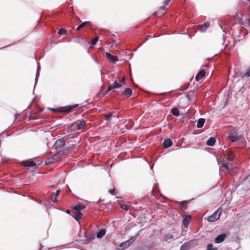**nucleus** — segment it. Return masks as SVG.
Wrapping results in <instances>:
<instances>
[{"instance_id":"obj_41","label":"nucleus","mask_w":250,"mask_h":250,"mask_svg":"<svg viewBox=\"0 0 250 250\" xmlns=\"http://www.w3.org/2000/svg\"><path fill=\"white\" fill-rule=\"evenodd\" d=\"M59 193H60V190H58L57 191V193L54 195L57 198V197L58 196V195L59 194Z\"/></svg>"},{"instance_id":"obj_20","label":"nucleus","mask_w":250,"mask_h":250,"mask_svg":"<svg viewBox=\"0 0 250 250\" xmlns=\"http://www.w3.org/2000/svg\"><path fill=\"white\" fill-rule=\"evenodd\" d=\"M123 94L128 97L130 96L132 94V90L130 88H126L123 92Z\"/></svg>"},{"instance_id":"obj_1","label":"nucleus","mask_w":250,"mask_h":250,"mask_svg":"<svg viewBox=\"0 0 250 250\" xmlns=\"http://www.w3.org/2000/svg\"><path fill=\"white\" fill-rule=\"evenodd\" d=\"M234 154L232 152H229L226 161H224L221 164V167L225 168L228 172H230L234 168L235 164L232 162L229 163L228 161H232L234 159Z\"/></svg>"},{"instance_id":"obj_21","label":"nucleus","mask_w":250,"mask_h":250,"mask_svg":"<svg viewBox=\"0 0 250 250\" xmlns=\"http://www.w3.org/2000/svg\"><path fill=\"white\" fill-rule=\"evenodd\" d=\"M209 24L208 22L204 23L200 27V30L201 32H205L208 27L209 26Z\"/></svg>"},{"instance_id":"obj_13","label":"nucleus","mask_w":250,"mask_h":250,"mask_svg":"<svg viewBox=\"0 0 250 250\" xmlns=\"http://www.w3.org/2000/svg\"><path fill=\"white\" fill-rule=\"evenodd\" d=\"M85 208V206L84 205L81 204L74 205L73 207V208L74 210H76L77 211H79V210H80L81 209H84Z\"/></svg>"},{"instance_id":"obj_39","label":"nucleus","mask_w":250,"mask_h":250,"mask_svg":"<svg viewBox=\"0 0 250 250\" xmlns=\"http://www.w3.org/2000/svg\"><path fill=\"white\" fill-rule=\"evenodd\" d=\"M56 197L54 195H52V196L50 197V200L53 202H55L56 201Z\"/></svg>"},{"instance_id":"obj_26","label":"nucleus","mask_w":250,"mask_h":250,"mask_svg":"<svg viewBox=\"0 0 250 250\" xmlns=\"http://www.w3.org/2000/svg\"><path fill=\"white\" fill-rule=\"evenodd\" d=\"M75 145H72L70 146L64 147V149L66 153L67 152H70L71 151H72L75 148Z\"/></svg>"},{"instance_id":"obj_9","label":"nucleus","mask_w":250,"mask_h":250,"mask_svg":"<svg viewBox=\"0 0 250 250\" xmlns=\"http://www.w3.org/2000/svg\"><path fill=\"white\" fill-rule=\"evenodd\" d=\"M226 237V234H221L219 235H218L214 240V243H220L222 242Z\"/></svg>"},{"instance_id":"obj_35","label":"nucleus","mask_w":250,"mask_h":250,"mask_svg":"<svg viewBox=\"0 0 250 250\" xmlns=\"http://www.w3.org/2000/svg\"><path fill=\"white\" fill-rule=\"evenodd\" d=\"M179 204L182 206L184 208H186L188 205V202L186 201H183L179 202Z\"/></svg>"},{"instance_id":"obj_22","label":"nucleus","mask_w":250,"mask_h":250,"mask_svg":"<svg viewBox=\"0 0 250 250\" xmlns=\"http://www.w3.org/2000/svg\"><path fill=\"white\" fill-rule=\"evenodd\" d=\"M171 112L172 115L176 117H178L179 116V109L177 108H173L171 109Z\"/></svg>"},{"instance_id":"obj_33","label":"nucleus","mask_w":250,"mask_h":250,"mask_svg":"<svg viewBox=\"0 0 250 250\" xmlns=\"http://www.w3.org/2000/svg\"><path fill=\"white\" fill-rule=\"evenodd\" d=\"M121 208L125 210H127L129 209V206L125 204H122L121 205Z\"/></svg>"},{"instance_id":"obj_12","label":"nucleus","mask_w":250,"mask_h":250,"mask_svg":"<svg viewBox=\"0 0 250 250\" xmlns=\"http://www.w3.org/2000/svg\"><path fill=\"white\" fill-rule=\"evenodd\" d=\"M172 145V143L169 139H165L163 143V145L165 148H168Z\"/></svg>"},{"instance_id":"obj_36","label":"nucleus","mask_w":250,"mask_h":250,"mask_svg":"<svg viewBox=\"0 0 250 250\" xmlns=\"http://www.w3.org/2000/svg\"><path fill=\"white\" fill-rule=\"evenodd\" d=\"M113 115L111 114L107 115L105 116V120L107 122H109L111 121V118H112Z\"/></svg>"},{"instance_id":"obj_29","label":"nucleus","mask_w":250,"mask_h":250,"mask_svg":"<svg viewBox=\"0 0 250 250\" xmlns=\"http://www.w3.org/2000/svg\"><path fill=\"white\" fill-rule=\"evenodd\" d=\"M173 238V236L172 234H166L164 236V240L165 241L167 242L169 240Z\"/></svg>"},{"instance_id":"obj_8","label":"nucleus","mask_w":250,"mask_h":250,"mask_svg":"<svg viewBox=\"0 0 250 250\" xmlns=\"http://www.w3.org/2000/svg\"><path fill=\"white\" fill-rule=\"evenodd\" d=\"M86 125V122L83 120H79L76 121V125L78 130L83 129Z\"/></svg>"},{"instance_id":"obj_6","label":"nucleus","mask_w":250,"mask_h":250,"mask_svg":"<svg viewBox=\"0 0 250 250\" xmlns=\"http://www.w3.org/2000/svg\"><path fill=\"white\" fill-rule=\"evenodd\" d=\"M137 237V235L134 236L133 237H132L131 238H130L129 240H128L127 241H126V242L122 243L120 246V247H121L123 249L127 248L128 247H129V246L131 244V243L132 242H133L134 240H136Z\"/></svg>"},{"instance_id":"obj_10","label":"nucleus","mask_w":250,"mask_h":250,"mask_svg":"<svg viewBox=\"0 0 250 250\" xmlns=\"http://www.w3.org/2000/svg\"><path fill=\"white\" fill-rule=\"evenodd\" d=\"M59 159V158L58 157V156H57V155L55 154L47 160L46 162V164H53L55 163Z\"/></svg>"},{"instance_id":"obj_31","label":"nucleus","mask_w":250,"mask_h":250,"mask_svg":"<svg viewBox=\"0 0 250 250\" xmlns=\"http://www.w3.org/2000/svg\"><path fill=\"white\" fill-rule=\"evenodd\" d=\"M207 250H217V249L213 248L212 244H209L207 246Z\"/></svg>"},{"instance_id":"obj_28","label":"nucleus","mask_w":250,"mask_h":250,"mask_svg":"<svg viewBox=\"0 0 250 250\" xmlns=\"http://www.w3.org/2000/svg\"><path fill=\"white\" fill-rule=\"evenodd\" d=\"M70 129L71 131H75L77 129V126L76 125V122H74V123L72 124L70 126Z\"/></svg>"},{"instance_id":"obj_47","label":"nucleus","mask_w":250,"mask_h":250,"mask_svg":"<svg viewBox=\"0 0 250 250\" xmlns=\"http://www.w3.org/2000/svg\"><path fill=\"white\" fill-rule=\"evenodd\" d=\"M96 62H97V63H99V61H98V60H96Z\"/></svg>"},{"instance_id":"obj_30","label":"nucleus","mask_w":250,"mask_h":250,"mask_svg":"<svg viewBox=\"0 0 250 250\" xmlns=\"http://www.w3.org/2000/svg\"><path fill=\"white\" fill-rule=\"evenodd\" d=\"M88 23H89V21H84V22H83L81 24H80L79 26L77 27V28H76V30H80L81 28L84 27L85 25L88 24Z\"/></svg>"},{"instance_id":"obj_23","label":"nucleus","mask_w":250,"mask_h":250,"mask_svg":"<svg viewBox=\"0 0 250 250\" xmlns=\"http://www.w3.org/2000/svg\"><path fill=\"white\" fill-rule=\"evenodd\" d=\"M77 106L78 104L74 105L72 106L65 107L63 108L64 109L63 110H62V111L70 112L71 111L72 109L77 107Z\"/></svg>"},{"instance_id":"obj_4","label":"nucleus","mask_w":250,"mask_h":250,"mask_svg":"<svg viewBox=\"0 0 250 250\" xmlns=\"http://www.w3.org/2000/svg\"><path fill=\"white\" fill-rule=\"evenodd\" d=\"M241 138H243L241 136H238L235 132H229L228 134L229 140L233 142L239 141Z\"/></svg>"},{"instance_id":"obj_3","label":"nucleus","mask_w":250,"mask_h":250,"mask_svg":"<svg viewBox=\"0 0 250 250\" xmlns=\"http://www.w3.org/2000/svg\"><path fill=\"white\" fill-rule=\"evenodd\" d=\"M221 212V210L218 209L213 214L208 217V221L213 222L218 220L220 217Z\"/></svg>"},{"instance_id":"obj_7","label":"nucleus","mask_w":250,"mask_h":250,"mask_svg":"<svg viewBox=\"0 0 250 250\" xmlns=\"http://www.w3.org/2000/svg\"><path fill=\"white\" fill-rule=\"evenodd\" d=\"M105 57L111 63H116L119 61L118 58L116 56H113L110 53L106 52Z\"/></svg>"},{"instance_id":"obj_46","label":"nucleus","mask_w":250,"mask_h":250,"mask_svg":"<svg viewBox=\"0 0 250 250\" xmlns=\"http://www.w3.org/2000/svg\"><path fill=\"white\" fill-rule=\"evenodd\" d=\"M249 25L250 26V18L249 20Z\"/></svg>"},{"instance_id":"obj_27","label":"nucleus","mask_w":250,"mask_h":250,"mask_svg":"<svg viewBox=\"0 0 250 250\" xmlns=\"http://www.w3.org/2000/svg\"><path fill=\"white\" fill-rule=\"evenodd\" d=\"M66 153V152L64 148H63L62 150H59L56 154L57 155V156H58V157L60 158L62 156L65 154Z\"/></svg>"},{"instance_id":"obj_42","label":"nucleus","mask_w":250,"mask_h":250,"mask_svg":"<svg viewBox=\"0 0 250 250\" xmlns=\"http://www.w3.org/2000/svg\"><path fill=\"white\" fill-rule=\"evenodd\" d=\"M108 192H109L110 193H111L112 195H113V194H114V193H114V190H111H111H109L108 191Z\"/></svg>"},{"instance_id":"obj_19","label":"nucleus","mask_w":250,"mask_h":250,"mask_svg":"<svg viewBox=\"0 0 250 250\" xmlns=\"http://www.w3.org/2000/svg\"><path fill=\"white\" fill-rule=\"evenodd\" d=\"M165 13V9L163 8L160 9L159 11H156L154 13V15L156 16L160 17L162 16Z\"/></svg>"},{"instance_id":"obj_24","label":"nucleus","mask_w":250,"mask_h":250,"mask_svg":"<svg viewBox=\"0 0 250 250\" xmlns=\"http://www.w3.org/2000/svg\"><path fill=\"white\" fill-rule=\"evenodd\" d=\"M190 249V246L189 244L187 243L183 244L180 248V250H189Z\"/></svg>"},{"instance_id":"obj_34","label":"nucleus","mask_w":250,"mask_h":250,"mask_svg":"<svg viewBox=\"0 0 250 250\" xmlns=\"http://www.w3.org/2000/svg\"><path fill=\"white\" fill-rule=\"evenodd\" d=\"M250 76V68H248L243 75V77H249Z\"/></svg>"},{"instance_id":"obj_5","label":"nucleus","mask_w":250,"mask_h":250,"mask_svg":"<svg viewBox=\"0 0 250 250\" xmlns=\"http://www.w3.org/2000/svg\"><path fill=\"white\" fill-rule=\"evenodd\" d=\"M65 145V138H62L60 139H58L55 144L54 145V147L55 149H58L64 146Z\"/></svg>"},{"instance_id":"obj_17","label":"nucleus","mask_w":250,"mask_h":250,"mask_svg":"<svg viewBox=\"0 0 250 250\" xmlns=\"http://www.w3.org/2000/svg\"><path fill=\"white\" fill-rule=\"evenodd\" d=\"M72 216L74 217L76 220L78 221L82 217L83 214L80 212L77 211L73 212Z\"/></svg>"},{"instance_id":"obj_14","label":"nucleus","mask_w":250,"mask_h":250,"mask_svg":"<svg viewBox=\"0 0 250 250\" xmlns=\"http://www.w3.org/2000/svg\"><path fill=\"white\" fill-rule=\"evenodd\" d=\"M190 219L191 218L189 215H187L184 217L183 223L185 227H187L188 226Z\"/></svg>"},{"instance_id":"obj_43","label":"nucleus","mask_w":250,"mask_h":250,"mask_svg":"<svg viewBox=\"0 0 250 250\" xmlns=\"http://www.w3.org/2000/svg\"><path fill=\"white\" fill-rule=\"evenodd\" d=\"M170 0H165V4H166V5H167V4L168 3V2L170 1Z\"/></svg>"},{"instance_id":"obj_2","label":"nucleus","mask_w":250,"mask_h":250,"mask_svg":"<svg viewBox=\"0 0 250 250\" xmlns=\"http://www.w3.org/2000/svg\"><path fill=\"white\" fill-rule=\"evenodd\" d=\"M125 77H123L122 79L119 81V82H118L116 81L114 82V83L109 85L108 86V90L107 92L110 91L112 89H117L121 87L125 83Z\"/></svg>"},{"instance_id":"obj_25","label":"nucleus","mask_w":250,"mask_h":250,"mask_svg":"<svg viewBox=\"0 0 250 250\" xmlns=\"http://www.w3.org/2000/svg\"><path fill=\"white\" fill-rule=\"evenodd\" d=\"M36 164L34 161H26L25 162V165L26 167H31L36 166Z\"/></svg>"},{"instance_id":"obj_40","label":"nucleus","mask_w":250,"mask_h":250,"mask_svg":"<svg viewBox=\"0 0 250 250\" xmlns=\"http://www.w3.org/2000/svg\"><path fill=\"white\" fill-rule=\"evenodd\" d=\"M94 238V236L93 235H91L89 236V238L87 239V241L88 242L91 241L92 240H93Z\"/></svg>"},{"instance_id":"obj_44","label":"nucleus","mask_w":250,"mask_h":250,"mask_svg":"<svg viewBox=\"0 0 250 250\" xmlns=\"http://www.w3.org/2000/svg\"><path fill=\"white\" fill-rule=\"evenodd\" d=\"M66 213L69 214V213H70V211L69 210H66Z\"/></svg>"},{"instance_id":"obj_11","label":"nucleus","mask_w":250,"mask_h":250,"mask_svg":"<svg viewBox=\"0 0 250 250\" xmlns=\"http://www.w3.org/2000/svg\"><path fill=\"white\" fill-rule=\"evenodd\" d=\"M205 73L206 72L204 70H201L196 76V81H199L202 79L204 77Z\"/></svg>"},{"instance_id":"obj_38","label":"nucleus","mask_w":250,"mask_h":250,"mask_svg":"<svg viewBox=\"0 0 250 250\" xmlns=\"http://www.w3.org/2000/svg\"><path fill=\"white\" fill-rule=\"evenodd\" d=\"M98 40V38H95L93 40H92L91 42V45H94L96 44L97 41Z\"/></svg>"},{"instance_id":"obj_32","label":"nucleus","mask_w":250,"mask_h":250,"mask_svg":"<svg viewBox=\"0 0 250 250\" xmlns=\"http://www.w3.org/2000/svg\"><path fill=\"white\" fill-rule=\"evenodd\" d=\"M58 34L61 35H65L67 34V32L63 29H60L58 31Z\"/></svg>"},{"instance_id":"obj_45","label":"nucleus","mask_w":250,"mask_h":250,"mask_svg":"<svg viewBox=\"0 0 250 250\" xmlns=\"http://www.w3.org/2000/svg\"><path fill=\"white\" fill-rule=\"evenodd\" d=\"M50 109L51 110L53 111H56V109H51V108H50Z\"/></svg>"},{"instance_id":"obj_18","label":"nucleus","mask_w":250,"mask_h":250,"mask_svg":"<svg viewBox=\"0 0 250 250\" xmlns=\"http://www.w3.org/2000/svg\"><path fill=\"white\" fill-rule=\"evenodd\" d=\"M205 120L203 118H200L198 120L197 123V127L198 128H201L203 126L205 123Z\"/></svg>"},{"instance_id":"obj_16","label":"nucleus","mask_w":250,"mask_h":250,"mask_svg":"<svg viewBox=\"0 0 250 250\" xmlns=\"http://www.w3.org/2000/svg\"><path fill=\"white\" fill-rule=\"evenodd\" d=\"M216 142V139L214 137H210L207 141L206 144L209 146H213Z\"/></svg>"},{"instance_id":"obj_15","label":"nucleus","mask_w":250,"mask_h":250,"mask_svg":"<svg viewBox=\"0 0 250 250\" xmlns=\"http://www.w3.org/2000/svg\"><path fill=\"white\" fill-rule=\"evenodd\" d=\"M106 233V230L105 229H101L99 231L97 232V237L98 238H102Z\"/></svg>"},{"instance_id":"obj_37","label":"nucleus","mask_w":250,"mask_h":250,"mask_svg":"<svg viewBox=\"0 0 250 250\" xmlns=\"http://www.w3.org/2000/svg\"><path fill=\"white\" fill-rule=\"evenodd\" d=\"M40 66L39 65H38L37 67V73H36V83L37 82V78L39 77V75L40 74Z\"/></svg>"}]
</instances>
